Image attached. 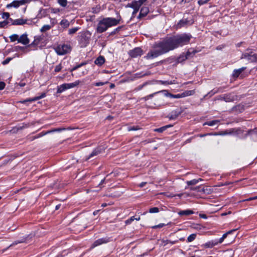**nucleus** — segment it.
Returning a JSON list of instances; mask_svg holds the SVG:
<instances>
[{"instance_id":"obj_58","label":"nucleus","mask_w":257,"mask_h":257,"mask_svg":"<svg viewBox=\"0 0 257 257\" xmlns=\"http://www.w3.org/2000/svg\"><path fill=\"white\" fill-rule=\"evenodd\" d=\"M15 20H13L12 18H9L8 20H6V21H9V23L11 22L12 23V25H13V21H14Z\"/></svg>"},{"instance_id":"obj_61","label":"nucleus","mask_w":257,"mask_h":257,"mask_svg":"<svg viewBox=\"0 0 257 257\" xmlns=\"http://www.w3.org/2000/svg\"><path fill=\"white\" fill-rule=\"evenodd\" d=\"M61 205L59 204L56 206L55 209L58 210L60 208Z\"/></svg>"},{"instance_id":"obj_51","label":"nucleus","mask_w":257,"mask_h":257,"mask_svg":"<svg viewBox=\"0 0 257 257\" xmlns=\"http://www.w3.org/2000/svg\"><path fill=\"white\" fill-rule=\"evenodd\" d=\"M5 83L4 82H0V90H3L5 87Z\"/></svg>"},{"instance_id":"obj_13","label":"nucleus","mask_w":257,"mask_h":257,"mask_svg":"<svg viewBox=\"0 0 257 257\" xmlns=\"http://www.w3.org/2000/svg\"><path fill=\"white\" fill-rule=\"evenodd\" d=\"M149 12V9L148 7H143L141 8L140 14L138 16L139 19H141L142 17H145Z\"/></svg>"},{"instance_id":"obj_1","label":"nucleus","mask_w":257,"mask_h":257,"mask_svg":"<svg viewBox=\"0 0 257 257\" xmlns=\"http://www.w3.org/2000/svg\"><path fill=\"white\" fill-rule=\"evenodd\" d=\"M176 49L172 37L156 43L153 49L147 54L146 57L148 59L156 58L170 51Z\"/></svg>"},{"instance_id":"obj_46","label":"nucleus","mask_w":257,"mask_h":257,"mask_svg":"<svg viewBox=\"0 0 257 257\" xmlns=\"http://www.w3.org/2000/svg\"><path fill=\"white\" fill-rule=\"evenodd\" d=\"M165 225H166V224L164 223H160L158 225H155V226H153L152 227H153V228H161Z\"/></svg>"},{"instance_id":"obj_44","label":"nucleus","mask_w":257,"mask_h":257,"mask_svg":"<svg viewBox=\"0 0 257 257\" xmlns=\"http://www.w3.org/2000/svg\"><path fill=\"white\" fill-rule=\"evenodd\" d=\"M171 98H182V96L181 95V93L180 94H172L171 95Z\"/></svg>"},{"instance_id":"obj_43","label":"nucleus","mask_w":257,"mask_h":257,"mask_svg":"<svg viewBox=\"0 0 257 257\" xmlns=\"http://www.w3.org/2000/svg\"><path fill=\"white\" fill-rule=\"evenodd\" d=\"M64 91H65L64 89V87H63V85L62 84L60 86H59L58 87V89H57V93H62V92H63Z\"/></svg>"},{"instance_id":"obj_14","label":"nucleus","mask_w":257,"mask_h":257,"mask_svg":"<svg viewBox=\"0 0 257 257\" xmlns=\"http://www.w3.org/2000/svg\"><path fill=\"white\" fill-rule=\"evenodd\" d=\"M18 43H22L23 45H27L29 43V40L26 34L22 35L19 39Z\"/></svg>"},{"instance_id":"obj_28","label":"nucleus","mask_w":257,"mask_h":257,"mask_svg":"<svg viewBox=\"0 0 257 257\" xmlns=\"http://www.w3.org/2000/svg\"><path fill=\"white\" fill-rule=\"evenodd\" d=\"M177 241H171L169 240H162V245H166L168 243H170L171 244H175Z\"/></svg>"},{"instance_id":"obj_48","label":"nucleus","mask_w":257,"mask_h":257,"mask_svg":"<svg viewBox=\"0 0 257 257\" xmlns=\"http://www.w3.org/2000/svg\"><path fill=\"white\" fill-rule=\"evenodd\" d=\"M207 3V1L206 0H199L198 1V4L199 5H203Z\"/></svg>"},{"instance_id":"obj_7","label":"nucleus","mask_w":257,"mask_h":257,"mask_svg":"<svg viewBox=\"0 0 257 257\" xmlns=\"http://www.w3.org/2000/svg\"><path fill=\"white\" fill-rule=\"evenodd\" d=\"M65 130V128H55V129H53V130H50V131H46V132H41V133L38 134L37 135L34 136V137H33L32 139H31L32 140H34L36 139H38V138H39L40 137H42L47 134H50V133H53V132H60L62 130Z\"/></svg>"},{"instance_id":"obj_12","label":"nucleus","mask_w":257,"mask_h":257,"mask_svg":"<svg viewBox=\"0 0 257 257\" xmlns=\"http://www.w3.org/2000/svg\"><path fill=\"white\" fill-rule=\"evenodd\" d=\"M46 96V94L45 93H42L40 96H37V97H35L33 98H29V99H25L24 100H23V101H21L20 102L22 103H25L26 102H32V101H36L38 99H40L41 98H44Z\"/></svg>"},{"instance_id":"obj_16","label":"nucleus","mask_w":257,"mask_h":257,"mask_svg":"<svg viewBox=\"0 0 257 257\" xmlns=\"http://www.w3.org/2000/svg\"><path fill=\"white\" fill-rule=\"evenodd\" d=\"M127 7L132 8L134 9V11L133 12V16H135L139 11L140 7L137 6V5H135L133 3H131L130 4H128L127 5Z\"/></svg>"},{"instance_id":"obj_54","label":"nucleus","mask_w":257,"mask_h":257,"mask_svg":"<svg viewBox=\"0 0 257 257\" xmlns=\"http://www.w3.org/2000/svg\"><path fill=\"white\" fill-rule=\"evenodd\" d=\"M80 65H79H79H77V66H75L74 67H73L72 69H71V70H70V71H71V72H72V71H74V70H75L77 69L78 68H80Z\"/></svg>"},{"instance_id":"obj_40","label":"nucleus","mask_w":257,"mask_h":257,"mask_svg":"<svg viewBox=\"0 0 257 257\" xmlns=\"http://www.w3.org/2000/svg\"><path fill=\"white\" fill-rule=\"evenodd\" d=\"M134 220H135V217L132 216L130 219L125 221V224H131Z\"/></svg>"},{"instance_id":"obj_38","label":"nucleus","mask_w":257,"mask_h":257,"mask_svg":"<svg viewBox=\"0 0 257 257\" xmlns=\"http://www.w3.org/2000/svg\"><path fill=\"white\" fill-rule=\"evenodd\" d=\"M10 14L8 12H4L2 14V18L8 20L10 17Z\"/></svg>"},{"instance_id":"obj_49","label":"nucleus","mask_w":257,"mask_h":257,"mask_svg":"<svg viewBox=\"0 0 257 257\" xmlns=\"http://www.w3.org/2000/svg\"><path fill=\"white\" fill-rule=\"evenodd\" d=\"M139 129H140V128L138 126H131L128 128V131H137Z\"/></svg>"},{"instance_id":"obj_29","label":"nucleus","mask_w":257,"mask_h":257,"mask_svg":"<svg viewBox=\"0 0 257 257\" xmlns=\"http://www.w3.org/2000/svg\"><path fill=\"white\" fill-rule=\"evenodd\" d=\"M9 38L11 42H15L16 41L19 42V37L17 34H13L10 36Z\"/></svg>"},{"instance_id":"obj_55","label":"nucleus","mask_w":257,"mask_h":257,"mask_svg":"<svg viewBox=\"0 0 257 257\" xmlns=\"http://www.w3.org/2000/svg\"><path fill=\"white\" fill-rule=\"evenodd\" d=\"M147 184V182H143L141 183H140L139 185L140 187H143L145 186V185Z\"/></svg>"},{"instance_id":"obj_32","label":"nucleus","mask_w":257,"mask_h":257,"mask_svg":"<svg viewBox=\"0 0 257 257\" xmlns=\"http://www.w3.org/2000/svg\"><path fill=\"white\" fill-rule=\"evenodd\" d=\"M58 3L63 7H66L67 5V0H58Z\"/></svg>"},{"instance_id":"obj_35","label":"nucleus","mask_w":257,"mask_h":257,"mask_svg":"<svg viewBox=\"0 0 257 257\" xmlns=\"http://www.w3.org/2000/svg\"><path fill=\"white\" fill-rule=\"evenodd\" d=\"M9 24V22L7 21H4L3 22H0V28H4Z\"/></svg>"},{"instance_id":"obj_27","label":"nucleus","mask_w":257,"mask_h":257,"mask_svg":"<svg viewBox=\"0 0 257 257\" xmlns=\"http://www.w3.org/2000/svg\"><path fill=\"white\" fill-rule=\"evenodd\" d=\"M200 181H202V179L201 178L198 179H193V180L187 181V184L188 185H195L197 183H198Z\"/></svg>"},{"instance_id":"obj_21","label":"nucleus","mask_w":257,"mask_h":257,"mask_svg":"<svg viewBox=\"0 0 257 257\" xmlns=\"http://www.w3.org/2000/svg\"><path fill=\"white\" fill-rule=\"evenodd\" d=\"M195 93V90H186L181 93L182 97H185L188 96H190Z\"/></svg>"},{"instance_id":"obj_37","label":"nucleus","mask_w":257,"mask_h":257,"mask_svg":"<svg viewBox=\"0 0 257 257\" xmlns=\"http://www.w3.org/2000/svg\"><path fill=\"white\" fill-rule=\"evenodd\" d=\"M157 92L154 93H153V94H150V95H148V96H145V97H144L142 98V99H143V100H144L145 101H147V100H148V99H150V98H152V97L154 96V95L155 94H157Z\"/></svg>"},{"instance_id":"obj_26","label":"nucleus","mask_w":257,"mask_h":257,"mask_svg":"<svg viewBox=\"0 0 257 257\" xmlns=\"http://www.w3.org/2000/svg\"><path fill=\"white\" fill-rule=\"evenodd\" d=\"M79 83V82L78 81H75L73 83H65L66 84V86H67V89H70V88H73L75 86H76L77 85H78Z\"/></svg>"},{"instance_id":"obj_52","label":"nucleus","mask_w":257,"mask_h":257,"mask_svg":"<svg viewBox=\"0 0 257 257\" xmlns=\"http://www.w3.org/2000/svg\"><path fill=\"white\" fill-rule=\"evenodd\" d=\"M60 11L59 9H53L52 10V12L53 13H57Z\"/></svg>"},{"instance_id":"obj_30","label":"nucleus","mask_w":257,"mask_h":257,"mask_svg":"<svg viewBox=\"0 0 257 257\" xmlns=\"http://www.w3.org/2000/svg\"><path fill=\"white\" fill-rule=\"evenodd\" d=\"M147 0H138V1H134L132 2L135 5H137V6L139 7H141L145 2H146Z\"/></svg>"},{"instance_id":"obj_24","label":"nucleus","mask_w":257,"mask_h":257,"mask_svg":"<svg viewBox=\"0 0 257 257\" xmlns=\"http://www.w3.org/2000/svg\"><path fill=\"white\" fill-rule=\"evenodd\" d=\"M79 27H75L73 28L69 29L68 31V35L70 36H72L74 34H75L79 30Z\"/></svg>"},{"instance_id":"obj_63","label":"nucleus","mask_w":257,"mask_h":257,"mask_svg":"<svg viewBox=\"0 0 257 257\" xmlns=\"http://www.w3.org/2000/svg\"><path fill=\"white\" fill-rule=\"evenodd\" d=\"M98 212H99V210H96V211L93 212V214L94 215H96L98 213Z\"/></svg>"},{"instance_id":"obj_47","label":"nucleus","mask_w":257,"mask_h":257,"mask_svg":"<svg viewBox=\"0 0 257 257\" xmlns=\"http://www.w3.org/2000/svg\"><path fill=\"white\" fill-rule=\"evenodd\" d=\"M255 199H257V196H254L253 197H250L248 199H245V200H243L242 201H241L242 202H244V201H251V200H255Z\"/></svg>"},{"instance_id":"obj_10","label":"nucleus","mask_w":257,"mask_h":257,"mask_svg":"<svg viewBox=\"0 0 257 257\" xmlns=\"http://www.w3.org/2000/svg\"><path fill=\"white\" fill-rule=\"evenodd\" d=\"M108 241L109 239L107 238H102L98 239L94 242V243L92 244L91 248H94L102 244L106 243Z\"/></svg>"},{"instance_id":"obj_53","label":"nucleus","mask_w":257,"mask_h":257,"mask_svg":"<svg viewBox=\"0 0 257 257\" xmlns=\"http://www.w3.org/2000/svg\"><path fill=\"white\" fill-rule=\"evenodd\" d=\"M80 65H79H79H77V66H75L74 67H73L72 69H71V70H70V71H71V72H72V71H74V70H75L77 69L78 68H80Z\"/></svg>"},{"instance_id":"obj_4","label":"nucleus","mask_w":257,"mask_h":257,"mask_svg":"<svg viewBox=\"0 0 257 257\" xmlns=\"http://www.w3.org/2000/svg\"><path fill=\"white\" fill-rule=\"evenodd\" d=\"M71 47L68 45H59L55 48V51L59 55H65L71 51Z\"/></svg>"},{"instance_id":"obj_41","label":"nucleus","mask_w":257,"mask_h":257,"mask_svg":"<svg viewBox=\"0 0 257 257\" xmlns=\"http://www.w3.org/2000/svg\"><path fill=\"white\" fill-rule=\"evenodd\" d=\"M160 92H163L164 93V95L167 97H171V95H172L171 93H169L167 90H163V91H160L157 92V93H160Z\"/></svg>"},{"instance_id":"obj_15","label":"nucleus","mask_w":257,"mask_h":257,"mask_svg":"<svg viewBox=\"0 0 257 257\" xmlns=\"http://www.w3.org/2000/svg\"><path fill=\"white\" fill-rule=\"evenodd\" d=\"M218 244L217 240H211L202 244V246L205 248H211Z\"/></svg>"},{"instance_id":"obj_59","label":"nucleus","mask_w":257,"mask_h":257,"mask_svg":"<svg viewBox=\"0 0 257 257\" xmlns=\"http://www.w3.org/2000/svg\"><path fill=\"white\" fill-rule=\"evenodd\" d=\"M192 0H182V2H184L185 3H188L190 2H191Z\"/></svg>"},{"instance_id":"obj_22","label":"nucleus","mask_w":257,"mask_h":257,"mask_svg":"<svg viewBox=\"0 0 257 257\" xmlns=\"http://www.w3.org/2000/svg\"><path fill=\"white\" fill-rule=\"evenodd\" d=\"M60 25L64 28H68L70 25L69 22L66 19H63L60 23Z\"/></svg>"},{"instance_id":"obj_56","label":"nucleus","mask_w":257,"mask_h":257,"mask_svg":"<svg viewBox=\"0 0 257 257\" xmlns=\"http://www.w3.org/2000/svg\"><path fill=\"white\" fill-rule=\"evenodd\" d=\"M199 216H200V217H201L202 218H204V219H206L207 218L206 215L204 214H200L199 215Z\"/></svg>"},{"instance_id":"obj_25","label":"nucleus","mask_w":257,"mask_h":257,"mask_svg":"<svg viewBox=\"0 0 257 257\" xmlns=\"http://www.w3.org/2000/svg\"><path fill=\"white\" fill-rule=\"evenodd\" d=\"M172 125H165V126H164L163 127H160V128H156L154 131L155 132H159V133H162L164 131H165L167 128H169V127H172Z\"/></svg>"},{"instance_id":"obj_42","label":"nucleus","mask_w":257,"mask_h":257,"mask_svg":"<svg viewBox=\"0 0 257 257\" xmlns=\"http://www.w3.org/2000/svg\"><path fill=\"white\" fill-rule=\"evenodd\" d=\"M62 68V66H61V64H59L57 65L55 68V72H59L61 69Z\"/></svg>"},{"instance_id":"obj_3","label":"nucleus","mask_w":257,"mask_h":257,"mask_svg":"<svg viewBox=\"0 0 257 257\" xmlns=\"http://www.w3.org/2000/svg\"><path fill=\"white\" fill-rule=\"evenodd\" d=\"M191 35L183 34L172 37L175 48L188 44L191 38Z\"/></svg>"},{"instance_id":"obj_2","label":"nucleus","mask_w":257,"mask_h":257,"mask_svg":"<svg viewBox=\"0 0 257 257\" xmlns=\"http://www.w3.org/2000/svg\"><path fill=\"white\" fill-rule=\"evenodd\" d=\"M121 18L120 16L116 18L111 17L103 18L98 22L96 31L97 33H102L105 32L109 28L115 26L120 23Z\"/></svg>"},{"instance_id":"obj_34","label":"nucleus","mask_w":257,"mask_h":257,"mask_svg":"<svg viewBox=\"0 0 257 257\" xmlns=\"http://www.w3.org/2000/svg\"><path fill=\"white\" fill-rule=\"evenodd\" d=\"M51 26L49 25H46L43 26L41 29V32H44L49 30L51 29Z\"/></svg>"},{"instance_id":"obj_18","label":"nucleus","mask_w":257,"mask_h":257,"mask_svg":"<svg viewBox=\"0 0 257 257\" xmlns=\"http://www.w3.org/2000/svg\"><path fill=\"white\" fill-rule=\"evenodd\" d=\"M246 67H242L238 69H235L233 71L232 75L234 77H237L245 69Z\"/></svg>"},{"instance_id":"obj_6","label":"nucleus","mask_w":257,"mask_h":257,"mask_svg":"<svg viewBox=\"0 0 257 257\" xmlns=\"http://www.w3.org/2000/svg\"><path fill=\"white\" fill-rule=\"evenodd\" d=\"M29 0H20V1H14L11 3L8 4L6 6L7 8H11L12 7L18 8L20 6L25 4L28 3Z\"/></svg>"},{"instance_id":"obj_45","label":"nucleus","mask_w":257,"mask_h":257,"mask_svg":"<svg viewBox=\"0 0 257 257\" xmlns=\"http://www.w3.org/2000/svg\"><path fill=\"white\" fill-rule=\"evenodd\" d=\"M107 82H96L93 84V85L95 86H100L104 85L105 84H106Z\"/></svg>"},{"instance_id":"obj_23","label":"nucleus","mask_w":257,"mask_h":257,"mask_svg":"<svg viewBox=\"0 0 257 257\" xmlns=\"http://www.w3.org/2000/svg\"><path fill=\"white\" fill-rule=\"evenodd\" d=\"M193 213V211L190 210H182L179 212L180 215H189Z\"/></svg>"},{"instance_id":"obj_5","label":"nucleus","mask_w":257,"mask_h":257,"mask_svg":"<svg viewBox=\"0 0 257 257\" xmlns=\"http://www.w3.org/2000/svg\"><path fill=\"white\" fill-rule=\"evenodd\" d=\"M241 59H245L250 62L257 61V54L253 53L248 50L242 55Z\"/></svg>"},{"instance_id":"obj_20","label":"nucleus","mask_w":257,"mask_h":257,"mask_svg":"<svg viewBox=\"0 0 257 257\" xmlns=\"http://www.w3.org/2000/svg\"><path fill=\"white\" fill-rule=\"evenodd\" d=\"M105 62L104 58L103 56H99L95 60V64L99 66L102 65L103 64H104Z\"/></svg>"},{"instance_id":"obj_64","label":"nucleus","mask_w":257,"mask_h":257,"mask_svg":"<svg viewBox=\"0 0 257 257\" xmlns=\"http://www.w3.org/2000/svg\"><path fill=\"white\" fill-rule=\"evenodd\" d=\"M106 206H107V204L106 203H103L101 205V206L103 207H105Z\"/></svg>"},{"instance_id":"obj_31","label":"nucleus","mask_w":257,"mask_h":257,"mask_svg":"<svg viewBox=\"0 0 257 257\" xmlns=\"http://www.w3.org/2000/svg\"><path fill=\"white\" fill-rule=\"evenodd\" d=\"M219 122V120H214L210 121H208L206 122L204 124H207L209 126H213Z\"/></svg>"},{"instance_id":"obj_60","label":"nucleus","mask_w":257,"mask_h":257,"mask_svg":"<svg viewBox=\"0 0 257 257\" xmlns=\"http://www.w3.org/2000/svg\"><path fill=\"white\" fill-rule=\"evenodd\" d=\"M143 86H144V85L139 86V87H138L136 88V90H141V89L143 88Z\"/></svg>"},{"instance_id":"obj_8","label":"nucleus","mask_w":257,"mask_h":257,"mask_svg":"<svg viewBox=\"0 0 257 257\" xmlns=\"http://www.w3.org/2000/svg\"><path fill=\"white\" fill-rule=\"evenodd\" d=\"M103 148L101 147L96 148L93 151V152L90 154L89 156L86 158L85 160L87 161L88 159L93 158L94 157L99 155L103 151Z\"/></svg>"},{"instance_id":"obj_11","label":"nucleus","mask_w":257,"mask_h":257,"mask_svg":"<svg viewBox=\"0 0 257 257\" xmlns=\"http://www.w3.org/2000/svg\"><path fill=\"white\" fill-rule=\"evenodd\" d=\"M28 21L27 20L23 19H16L13 21V25H23L25 24L30 25L32 24V21L30 22H28Z\"/></svg>"},{"instance_id":"obj_39","label":"nucleus","mask_w":257,"mask_h":257,"mask_svg":"<svg viewBox=\"0 0 257 257\" xmlns=\"http://www.w3.org/2000/svg\"><path fill=\"white\" fill-rule=\"evenodd\" d=\"M227 233H224L222 236L219 239V240H217V242L218 243H221L224 239L227 237Z\"/></svg>"},{"instance_id":"obj_17","label":"nucleus","mask_w":257,"mask_h":257,"mask_svg":"<svg viewBox=\"0 0 257 257\" xmlns=\"http://www.w3.org/2000/svg\"><path fill=\"white\" fill-rule=\"evenodd\" d=\"M190 54L191 53L189 51H188L187 52L186 55H181L180 57H178L177 59V62L178 63L183 62L184 61L186 60L188 58Z\"/></svg>"},{"instance_id":"obj_19","label":"nucleus","mask_w":257,"mask_h":257,"mask_svg":"<svg viewBox=\"0 0 257 257\" xmlns=\"http://www.w3.org/2000/svg\"><path fill=\"white\" fill-rule=\"evenodd\" d=\"M188 21L186 19L181 20L176 25L177 28H181V27L186 26L188 23Z\"/></svg>"},{"instance_id":"obj_33","label":"nucleus","mask_w":257,"mask_h":257,"mask_svg":"<svg viewBox=\"0 0 257 257\" xmlns=\"http://www.w3.org/2000/svg\"><path fill=\"white\" fill-rule=\"evenodd\" d=\"M196 236V234H194V233L191 234L188 237L187 241L190 242L193 241L195 239Z\"/></svg>"},{"instance_id":"obj_62","label":"nucleus","mask_w":257,"mask_h":257,"mask_svg":"<svg viewBox=\"0 0 257 257\" xmlns=\"http://www.w3.org/2000/svg\"><path fill=\"white\" fill-rule=\"evenodd\" d=\"M62 85H63V87H64V89L65 90H66V89H68L67 88V86H66L65 83L63 84Z\"/></svg>"},{"instance_id":"obj_36","label":"nucleus","mask_w":257,"mask_h":257,"mask_svg":"<svg viewBox=\"0 0 257 257\" xmlns=\"http://www.w3.org/2000/svg\"><path fill=\"white\" fill-rule=\"evenodd\" d=\"M159 211L158 207H153L150 209L149 212L151 213H157Z\"/></svg>"},{"instance_id":"obj_9","label":"nucleus","mask_w":257,"mask_h":257,"mask_svg":"<svg viewBox=\"0 0 257 257\" xmlns=\"http://www.w3.org/2000/svg\"><path fill=\"white\" fill-rule=\"evenodd\" d=\"M129 54L132 57H137L138 56H141L143 54V51L140 48H136L131 50Z\"/></svg>"},{"instance_id":"obj_57","label":"nucleus","mask_w":257,"mask_h":257,"mask_svg":"<svg viewBox=\"0 0 257 257\" xmlns=\"http://www.w3.org/2000/svg\"><path fill=\"white\" fill-rule=\"evenodd\" d=\"M236 230H237V228L236 229H232V230H230L229 231H228V232H227L226 233H227V235L229 234H231L233 232L236 231Z\"/></svg>"},{"instance_id":"obj_50","label":"nucleus","mask_w":257,"mask_h":257,"mask_svg":"<svg viewBox=\"0 0 257 257\" xmlns=\"http://www.w3.org/2000/svg\"><path fill=\"white\" fill-rule=\"evenodd\" d=\"M160 82L162 84H165V85H168V84H172L173 83L171 81L169 82L168 81H160Z\"/></svg>"}]
</instances>
